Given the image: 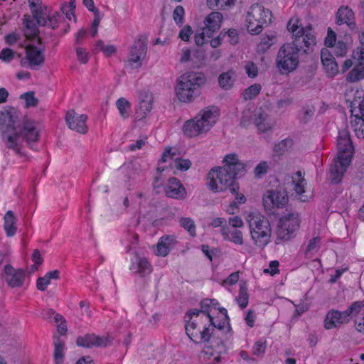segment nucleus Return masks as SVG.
I'll return each instance as SVG.
<instances>
[{
    "label": "nucleus",
    "mask_w": 364,
    "mask_h": 364,
    "mask_svg": "<svg viewBox=\"0 0 364 364\" xmlns=\"http://www.w3.org/2000/svg\"><path fill=\"white\" fill-rule=\"evenodd\" d=\"M0 132L5 146L16 154H21L22 140L30 144L39 139L36 123L26 118L21 120L16 109L10 106L0 112Z\"/></svg>",
    "instance_id": "1"
},
{
    "label": "nucleus",
    "mask_w": 364,
    "mask_h": 364,
    "mask_svg": "<svg viewBox=\"0 0 364 364\" xmlns=\"http://www.w3.org/2000/svg\"><path fill=\"white\" fill-rule=\"evenodd\" d=\"M223 167L211 169L208 175V186L213 192L225 191L229 188L232 194L235 195L237 203L243 204L246 198L239 194V184L235 180L245 175V165L239 161L237 155L229 154L224 158Z\"/></svg>",
    "instance_id": "2"
},
{
    "label": "nucleus",
    "mask_w": 364,
    "mask_h": 364,
    "mask_svg": "<svg viewBox=\"0 0 364 364\" xmlns=\"http://www.w3.org/2000/svg\"><path fill=\"white\" fill-rule=\"evenodd\" d=\"M306 38L297 36L292 43L284 44L278 51L276 64L282 74H288L299 65V56L309 53L316 44V36L307 33Z\"/></svg>",
    "instance_id": "3"
},
{
    "label": "nucleus",
    "mask_w": 364,
    "mask_h": 364,
    "mask_svg": "<svg viewBox=\"0 0 364 364\" xmlns=\"http://www.w3.org/2000/svg\"><path fill=\"white\" fill-rule=\"evenodd\" d=\"M206 83L204 73L190 72L180 76L176 92L178 100L183 102H193L200 95V89Z\"/></svg>",
    "instance_id": "4"
},
{
    "label": "nucleus",
    "mask_w": 364,
    "mask_h": 364,
    "mask_svg": "<svg viewBox=\"0 0 364 364\" xmlns=\"http://www.w3.org/2000/svg\"><path fill=\"white\" fill-rule=\"evenodd\" d=\"M218 109L216 107H208L194 119L187 121L183 125V132L189 137L197 136L208 132L216 122Z\"/></svg>",
    "instance_id": "5"
},
{
    "label": "nucleus",
    "mask_w": 364,
    "mask_h": 364,
    "mask_svg": "<svg viewBox=\"0 0 364 364\" xmlns=\"http://www.w3.org/2000/svg\"><path fill=\"white\" fill-rule=\"evenodd\" d=\"M248 220L250 234L254 244L259 247H264L270 242L272 228L269 221L264 216L256 215Z\"/></svg>",
    "instance_id": "6"
},
{
    "label": "nucleus",
    "mask_w": 364,
    "mask_h": 364,
    "mask_svg": "<svg viewBox=\"0 0 364 364\" xmlns=\"http://www.w3.org/2000/svg\"><path fill=\"white\" fill-rule=\"evenodd\" d=\"M37 46L34 44H28L25 46V55L18 54L20 65L25 68H29L32 70H39L45 63L46 46L42 38H38L36 41Z\"/></svg>",
    "instance_id": "7"
},
{
    "label": "nucleus",
    "mask_w": 364,
    "mask_h": 364,
    "mask_svg": "<svg viewBox=\"0 0 364 364\" xmlns=\"http://www.w3.org/2000/svg\"><path fill=\"white\" fill-rule=\"evenodd\" d=\"M272 14L270 10L259 4H253L247 12L246 17L247 28L252 35L259 34L264 25L271 23Z\"/></svg>",
    "instance_id": "8"
},
{
    "label": "nucleus",
    "mask_w": 364,
    "mask_h": 364,
    "mask_svg": "<svg viewBox=\"0 0 364 364\" xmlns=\"http://www.w3.org/2000/svg\"><path fill=\"white\" fill-rule=\"evenodd\" d=\"M301 223L299 215L296 212L282 215L278 222L276 235L278 240L287 241L296 236Z\"/></svg>",
    "instance_id": "9"
},
{
    "label": "nucleus",
    "mask_w": 364,
    "mask_h": 364,
    "mask_svg": "<svg viewBox=\"0 0 364 364\" xmlns=\"http://www.w3.org/2000/svg\"><path fill=\"white\" fill-rule=\"evenodd\" d=\"M338 159H342L343 164H350L354 153V146L349 132L347 129H343L338 132L337 138Z\"/></svg>",
    "instance_id": "10"
},
{
    "label": "nucleus",
    "mask_w": 364,
    "mask_h": 364,
    "mask_svg": "<svg viewBox=\"0 0 364 364\" xmlns=\"http://www.w3.org/2000/svg\"><path fill=\"white\" fill-rule=\"evenodd\" d=\"M147 53V38L146 36L140 35L134 41L130 47L128 62L134 68L141 66V60L145 58Z\"/></svg>",
    "instance_id": "11"
},
{
    "label": "nucleus",
    "mask_w": 364,
    "mask_h": 364,
    "mask_svg": "<svg viewBox=\"0 0 364 364\" xmlns=\"http://www.w3.org/2000/svg\"><path fill=\"white\" fill-rule=\"evenodd\" d=\"M361 92L355 93L354 100L350 102V112L358 121L355 122L354 131L358 138L364 139V99Z\"/></svg>",
    "instance_id": "12"
},
{
    "label": "nucleus",
    "mask_w": 364,
    "mask_h": 364,
    "mask_svg": "<svg viewBox=\"0 0 364 364\" xmlns=\"http://www.w3.org/2000/svg\"><path fill=\"white\" fill-rule=\"evenodd\" d=\"M124 173V183L129 190L132 189L139 181L141 173L140 164L136 161L125 163L121 166Z\"/></svg>",
    "instance_id": "13"
},
{
    "label": "nucleus",
    "mask_w": 364,
    "mask_h": 364,
    "mask_svg": "<svg viewBox=\"0 0 364 364\" xmlns=\"http://www.w3.org/2000/svg\"><path fill=\"white\" fill-rule=\"evenodd\" d=\"M87 119L86 114L78 115L74 109L68 111L65 116V121L69 129L82 134L87 132Z\"/></svg>",
    "instance_id": "14"
},
{
    "label": "nucleus",
    "mask_w": 364,
    "mask_h": 364,
    "mask_svg": "<svg viewBox=\"0 0 364 364\" xmlns=\"http://www.w3.org/2000/svg\"><path fill=\"white\" fill-rule=\"evenodd\" d=\"M288 202V197L284 192L268 191L263 197V205L266 210L272 211L274 207L282 208Z\"/></svg>",
    "instance_id": "15"
},
{
    "label": "nucleus",
    "mask_w": 364,
    "mask_h": 364,
    "mask_svg": "<svg viewBox=\"0 0 364 364\" xmlns=\"http://www.w3.org/2000/svg\"><path fill=\"white\" fill-rule=\"evenodd\" d=\"M199 343H209L210 346L213 348H216L219 353L225 350L223 341L220 336L210 326L205 327L202 331L200 332Z\"/></svg>",
    "instance_id": "16"
},
{
    "label": "nucleus",
    "mask_w": 364,
    "mask_h": 364,
    "mask_svg": "<svg viewBox=\"0 0 364 364\" xmlns=\"http://www.w3.org/2000/svg\"><path fill=\"white\" fill-rule=\"evenodd\" d=\"M4 279L11 288L23 286L25 280V272L22 269H14L11 264L4 267Z\"/></svg>",
    "instance_id": "17"
},
{
    "label": "nucleus",
    "mask_w": 364,
    "mask_h": 364,
    "mask_svg": "<svg viewBox=\"0 0 364 364\" xmlns=\"http://www.w3.org/2000/svg\"><path fill=\"white\" fill-rule=\"evenodd\" d=\"M78 346L84 348L106 347L110 344L107 337L98 336L95 334H86L83 336H78L76 340Z\"/></svg>",
    "instance_id": "18"
},
{
    "label": "nucleus",
    "mask_w": 364,
    "mask_h": 364,
    "mask_svg": "<svg viewBox=\"0 0 364 364\" xmlns=\"http://www.w3.org/2000/svg\"><path fill=\"white\" fill-rule=\"evenodd\" d=\"M166 196L168 198L183 200L186 197V190L181 181L175 177L168 180L167 187L165 189Z\"/></svg>",
    "instance_id": "19"
},
{
    "label": "nucleus",
    "mask_w": 364,
    "mask_h": 364,
    "mask_svg": "<svg viewBox=\"0 0 364 364\" xmlns=\"http://www.w3.org/2000/svg\"><path fill=\"white\" fill-rule=\"evenodd\" d=\"M349 318L346 315H344V311H340L338 310H330L324 319V328L326 329H332L338 328L341 324L348 323Z\"/></svg>",
    "instance_id": "20"
},
{
    "label": "nucleus",
    "mask_w": 364,
    "mask_h": 364,
    "mask_svg": "<svg viewBox=\"0 0 364 364\" xmlns=\"http://www.w3.org/2000/svg\"><path fill=\"white\" fill-rule=\"evenodd\" d=\"M153 97L146 91L140 92L139 102L136 109L135 114L138 119H142L146 117L152 109Z\"/></svg>",
    "instance_id": "21"
},
{
    "label": "nucleus",
    "mask_w": 364,
    "mask_h": 364,
    "mask_svg": "<svg viewBox=\"0 0 364 364\" xmlns=\"http://www.w3.org/2000/svg\"><path fill=\"white\" fill-rule=\"evenodd\" d=\"M23 21V28L22 31L26 38L28 40H34L40 38L38 36L40 31L38 29V24L37 21L33 19L29 14H25L22 19Z\"/></svg>",
    "instance_id": "22"
},
{
    "label": "nucleus",
    "mask_w": 364,
    "mask_h": 364,
    "mask_svg": "<svg viewBox=\"0 0 364 364\" xmlns=\"http://www.w3.org/2000/svg\"><path fill=\"white\" fill-rule=\"evenodd\" d=\"M336 23L338 25L346 23L350 30H357L354 21V13L348 6H341L336 14Z\"/></svg>",
    "instance_id": "23"
},
{
    "label": "nucleus",
    "mask_w": 364,
    "mask_h": 364,
    "mask_svg": "<svg viewBox=\"0 0 364 364\" xmlns=\"http://www.w3.org/2000/svg\"><path fill=\"white\" fill-rule=\"evenodd\" d=\"M321 58L324 69L329 77L335 76L338 73V66L333 56L326 49L321 50Z\"/></svg>",
    "instance_id": "24"
},
{
    "label": "nucleus",
    "mask_w": 364,
    "mask_h": 364,
    "mask_svg": "<svg viewBox=\"0 0 364 364\" xmlns=\"http://www.w3.org/2000/svg\"><path fill=\"white\" fill-rule=\"evenodd\" d=\"M222 19L223 16L219 12H212L206 17L204 23L208 37H211L213 33L220 28Z\"/></svg>",
    "instance_id": "25"
},
{
    "label": "nucleus",
    "mask_w": 364,
    "mask_h": 364,
    "mask_svg": "<svg viewBox=\"0 0 364 364\" xmlns=\"http://www.w3.org/2000/svg\"><path fill=\"white\" fill-rule=\"evenodd\" d=\"M129 269L141 277L149 274L152 271L151 266L146 258L140 257L138 255L136 257V262H132Z\"/></svg>",
    "instance_id": "26"
},
{
    "label": "nucleus",
    "mask_w": 364,
    "mask_h": 364,
    "mask_svg": "<svg viewBox=\"0 0 364 364\" xmlns=\"http://www.w3.org/2000/svg\"><path fill=\"white\" fill-rule=\"evenodd\" d=\"M299 20L297 18H291L287 24V29L289 31L292 33L293 41L297 36H302L303 38H306V35L307 33H310L311 35H314L312 31V26L309 25L308 26L304 28L300 26L298 24Z\"/></svg>",
    "instance_id": "27"
},
{
    "label": "nucleus",
    "mask_w": 364,
    "mask_h": 364,
    "mask_svg": "<svg viewBox=\"0 0 364 364\" xmlns=\"http://www.w3.org/2000/svg\"><path fill=\"white\" fill-rule=\"evenodd\" d=\"M342 162V159H338V161H336L334 165L331 167L329 179L331 183L338 184L341 182L346 168L349 166V164L344 165Z\"/></svg>",
    "instance_id": "28"
},
{
    "label": "nucleus",
    "mask_w": 364,
    "mask_h": 364,
    "mask_svg": "<svg viewBox=\"0 0 364 364\" xmlns=\"http://www.w3.org/2000/svg\"><path fill=\"white\" fill-rule=\"evenodd\" d=\"M214 301V299H205L201 301L200 302V310L198 309H190L185 315L184 316V321H190L192 318V317L196 316V318H198L199 314L200 313L206 315V316L208 318V315L210 314V308L211 307L212 303Z\"/></svg>",
    "instance_id": "29"
},
{
    "label": "nucleus",
    "mask_w": 364,
    "mask_h": 364,
    "mask_svg": "<svg viewBox=\"0 0 364 364\" xmlns=\"http://www.w3.org/2000/svg\"><path fill=\"white\" fill-rule=\"evenodd\" d=\"M4 228L8 237L14 236L16 232V227L15 226L16 218L14 213L11 210H8L4 217Z\"/></svg>",
    "instance_id": "30"
},
{
    "label": "nucleus",
    "mask_w": 364,
    "mask_h": 364,
    "mask_svg": "<svg viewBox=\"0 0 364 364\" xmlns=\"http://www.w3.org/2000/svg\"><path fill=\"white\" fill-rule=\"evenodd\" d=\"M175 239L168 235L162 236L157 244L156 255L162 257L166 256L170 250V247L173 245Z\"/></svg>",
    "instance_id": "31"
},
{
    "label": "nucleus",
    "mask_w": 364,
    "mask_h": 364,
    "mask_svg": "<svg viewBox=\"0 0 364 364\" xmlns=\"http://www.w3.org/2000/svg\"><path fill=\"white\" fill-rule=\"evenodd\" d=\"M54 360L55 364H62L64 358V342L58 336H54Z\"/></svg>",
    "instance_id": "32"
},
{
    "label": "nucleus",
    "mask_w": 364,
    "mask_h": 364,
    "mask_svg": "<svg viewBox=\"0 0 364 364\" xmlns=\"http://www.w3.org/2000/svg\"><path fill=\"white\" fill-rule=\"evenodd\" d=\"M234 75L235 72L232 70L220 74L218 77V83L220 87L226 90L230 89L234 83Z\"/></svg>",
    "instance_id": "33"
},
{
    "label": "nucleus",
    "mask_w": 364,
    "mask_h": 364,
    "mask_svg": "<svg viewBox=\"0 0 364 364\" xmlns=\"http://www.w3.org/2000/svg\"><path fill=\"white\" fill-rule=\"evenodd\" d=\"M186 332L187 336L194 342L197 343L195 338H200V332L201 331H197L198 321L196 319H193L190 321H186Z\"/></svg>",
    "instance_id": "34"
},
{
    "label": "nucleus",
    "mask_w": 364,
    "mask_h": 364,
    "mask_svg": "<svg viewBox=\"0 0 364 364\" xmlns=\"http://www.w3.org/2000/svg\"><path fill=\"white\" fill-rule=\"evenodd\" d=\"M236 0H207V4L211 9L225 10L235 4Z\"/></svg>",
    "instance_id": "35"
},
{
    "label": "nucleus",
    "mask_w": 364,
    "mask_h": 364,
    "mask_svg": "<svg viewBox=\"0 0 364 364\" xmlns=\"http://www.w3.org/2000/svg\"><path fill=\"white\" fill-rule=\"evenodd\" d=\"M116 106L119 112L120 115L126 119L129 116L131 105L125 98L121 97L117 100Z\"/></svg>",
    "instance_id": "36"
},
{
    "label": "nucleus",
    "mask_w": 364,
    "mask_h": 364,
    "mask_svg": "<svg viewBox=\"0 0 364 364\" xmlns=\"http://www.w3.org/2000/svg\"><path fill=\"white\" fill-rule=\"evenodd\" d=\"M20 99H23L25 100L26 105L25 107L26 108L28 107H36L38 104V99L35 97L34 91H28L20 95Z\"/></svg>",
    "instance_id": "37"
},
{
    "label": "nucleus",
    "mask_w": 364,
    "mask_h": 364,
    "mask_svg": "<svg viewBox=\"0 0 364 364\" xmlns=\"http://www.w3.org/2000/svg\"><path fill=\"white\" fill-rule=\"evenodd\" d=\"M31 17H33V19L37 21V23L39 26L46 27L48 26V16L46 13L43 12L41 8H38V9H35L33 11V14H31Z\"/></svg>",
    "instance_id": "38"
},
{
    "label": "nucleus",
    "mask_w": 364,
    "mask_h": 364,
    "mask_svg": "<svg viewBox=\"0 0 364 364\" xmlns=\"http://www.w3.org/2000/svg\"><path fill=\"white\" fill-rule=\"evenodd\" d=\"M364 78V68L355 67L346 76L349 82H355Z\"/></svg>",
    "instance_id": "39"
},
{
    "label": "nucleus",
    "mask_w": 364,
    "mask_h": 364,
    "mask_svg": "<svg viewBox=\"0 0 364 364\" xmlns=\"http://www.w3.org/2000/svg\"><path fill=\"white\" fill-rule=\"evenodd\" d=\"M179 223L181 227L189 232L191 236H196V225L193 220L190 218L182 217L179 219Z\"/></svg>",
    "instance_id": "40"
},
{
    "label": "nucleus",
    "mask_w": 364,
    "mask_h": 364,
    "mask_svg": "<svg viewBox=\"0 0 364 364\" xmlns=\"http://www.w3.org/2000/svg\"><path fill=\"white\" fill-rule=\"evenodd\" d=\"M364 306V302L357 301L353 302L346 310L344 311V315L350 319V317L356 316Z\"/></svg>",
    "instance_id": "41"
},
{
    "label": "nucleus",
    "mask_w": 364,
    "mask_h": 364,
    "mask_svg": "<svg viewBox=\"0 0 364 364\" xmlns=\"http://www.w3.org/2000/svg\"><path fill=\"white\" fill-rule=\"evenodd\" d=\"M237 301L242 309L245 308L248 304V294L245 284L240 285Z\"/></svg>",
    "instance_id": "42"
},
{
    "label": "nucleus",
    "mask_w": 364,
    "mask_h": 364,
    "mask_svg": "<svg viewBox=\"0 0 364 364\" xmlns=\"http://www.w3.org/2000/svg\"><path fill=\"white\" fill-rule=\"evenodd\" d=\"M262 89L259 84H254L245 90L243 96L245 100H252L259 95Z\"/></svg>",
    "instance_id": "43"
},
{
    "label": "nucleus",
    "mask_w": 364,
    "mask_h": 364,
    "mask_svg": "<svg viewBox=\"0 0 364 364\" xmlns=\"http://www.w3.org/2000/svg\"><path fill=\"white\" fill-rule=\"evenodd\" d=\"M315 112V107L311 105L304 106L300 114V119L306 123L312 117Z\"/></svg>",
    "instance_id": "44"
},
{
    "label": "nucleus",
    "mask_w": 364,
    "mask_h": 364,
    "mask_svg": "<svg viewBox=\"0 0 364 364\" xmlns=\"http://www.w3.org/2000/svg\"><path fill=\"white\" fill-rule=\"evenodd\" d=\"M275 36L274 35H267L262 38L260 43L257 46L258 51L265 52L274 43Z\"/></svg>",
    "instance_id": "45"
},
{
    "label": "nucleus",
    "mask_w": 364,
    "mask_h": 364,
    "mask_svg": "<svg viewBox=\"0 0 364 364\" xmlns=\"http://www.w3.org/2000/svg\"><path fill=\"white\" fill-rule=\"evenodd\" d=\"M320 246L321 238L319 237H314L311 239L304 252L306 257H309V255L311 252H318Z\"/></svg>",
    "instance_id": "46"
},
{
    "label": "nucleus",
    "mask_w": 364,
    "mask_h": 364,
    "mask_svg": "<svg viewBox=\"0 0 364 364\" xmlns=\"http://www.w3.org/2000/svg\"><path fill=\"white\" fill-rule=\"evenodd\" d=\"M256 118L255 119V124L262 132H264L269 129L270 127L264 123L266 119V114L259 112L256 115Z\"/></svg>",
    "instance_id": "47"
},
{
    "label": "nucleus",
    "mask_w": 364,
    "mask_h": 364,
    "mask_svg": "<svg viewBox=\"0 0 364 364\" xmlns=\"http://www.w3.org/2000/svg\"><path fill=\"white\" fill-rule=\"evenodd\" d=\"M60 17H62V15L58 11H55L48 15V26L46 27L50 28L52 30L57 29Z\"/></svg>",
    "instance_id": "48"
},
{
    "label": "nucleus",
    "mask_w": 364,
    "mask_h": 364,
    "mask_svg": "<svg viewBox=\"0 0 364 364\" xmlns=\"http://www.w3.org/2000/svg\"><path fill=\"white\" fill-rule=\"evenodd\" d=\"M292 141L290 139H284L276 144L274 147V151L277 155H282L291 146Z\"/></svg>",
    "instance_id": "49"
},
{
    "label": "nucleus",
    "mask_w": 364,
    "mask_h": 364,
    "mask_svg": "<svg viewBox=\"0 0 364 364\" xmlns=\"http://www.w3.org/2000/svg\"><path fill=\"white\" fill-rule=\"evenodd\" d=\"M267 348V342L265 340H259L257 341L253 348H252V352L255 355L257 356H262L266 350Z\"/></svg>",
    "instance_id": "50"
},
{
    "label": "nucleus",
    "mask_w": 364,
    "mask_h": 364,
    "mask_svg": "<svg viewBox=\"0 0 364 364\" xmlns=\"http://www.w3.org/2000/svg\"><path fill=\"white\" fill-rule=\"evenodd\" d=\"M192 165L191 161L189 159H184L176 158L174 160V166L181 171H186L188 170Z\"/></svg>",
    "instance_id": "51"
},
{
    "label": "nucleus",
    "mask_w": 364,
    "mask_h": 364,
    "mask_svg": "<svg viewBox=\"0 0 364 364\" xmlns=\"http://www.w3.org/2000/svg\"><path fill=\"white\" fill-rule=\"evenodd\" d=\"M184 13V9L182 6H177L175 8L173 14V18L176 24L181 26L183 21Z\"/></svg>",
    "instance_id": "52"
},
{
    "label": "nucleus",
    "mask_w": 364,
    "mask_h": 364,
    "mask_svg": "<svg viewBox=\"0 0 364 364\" xmlns=\"http://www.w3.org/2000/svg\"><path fill=\"white\" fill-rule=\"evenodd\" d=\"M14 55L15 52L11 48H3L0 53V60L6 63H9L14 59Z\"/></svg>",
    "instance_id": "53"
},
{
    "label": "nucleus",
    "mask_w": 364,
    "mask_h": 364,
    "mask_svg": "<svg viewBox=\"0 0 364 364\" xmlns=\"http://www.w3.org/2000/svg\"><path fill=\"white\" fill-rule=\"evenodd\" d=\"M334 46V53L336 56L343 57L347 53L348 46L343 41H339L337 43H335Z\"/></svg>",
    "instance_id": "54"
},
{
    "label": "nucleus",
    "mask_w": 364,
    "mask_h": 364,
    "mask_svg": "<svg viewBox=\"0 0 364 364\" xmlns=\"http://www.w3.org/2000/svg\"><path fill=\"white\" fill-rule=\"evenodd\" d=\"M336 41V33L330 28H328L327 36L325 38V45L327 47H333Z\"/></svg>",
    "instance_id": "55"
},
{
    "label": "nucleus",
    "mask_w": 364,
    "mask_h": 364,
    "mask_svg": "<svg viewBox=\"0 0 364 364\" xmlns=\"http://www.w3.org/2000/svg\"><path fill=\"white\" fill-rule=\"evenodd\" d=\"M246 73L248 77L254 78L257 76L258 69L257 66L252 62H247L245 66Z\"/></svg>",
    "instance_id": "56"
},
{
    "label": "nucleus",
    "mask_w": 364,
    "mask_h": 364,
    "mask_svg": "<svg viewBox=\"0 0 364 364\" xmlns=\"http://www.w3.org/2000/svg\"><path fill=\"white\" fill-rule=\"evenodd\" d=\"M208 318H209V321H210V324L208 326H210V328H213V329H215V328H216L219 331H223L226 324H228L229 326V321H225V320H224V318H223L222 321H220L218 323H215L214 318L213 316H211V315H208Z\"/></svg>",
    "instance_id": "57"
},
{
    "label": "nucleus",
    "mask_w": 364,
    "mask_h": 364,
    "mask_svg": "<svg viewBox=\"0 0 364 364\" xmlns=\"http://www.w3.org/2000/svg\"><path fill=\"white\" fill-rule=\"evenodd\" d=\"M193 30L189 25L185 26L179 32L178 37L183 41H188Z\"/></svg>",
    "instance_id": "58"
},
{
    "label": "nucleus",
    "mask_w": 364,
    "mask_h": 364,
    "mask_svg": "<svg viewBox=\"0 0 364 364\" xmlns=\"http://www.w3.org/2000/svg\"><path fill=\"white\" fill-rule=\"evenodd\" d=\"M268 168V164L266 161H262L255 167V174L257 177H261L267 172Z\"/></svg>",
    "instance_id": "59"
},
{
    "label": "nucleus",
    "mask_w": 364,
    "mask_h": 364,
    "mask_svg": "<svg viewBox=\"0 0 364 364\" xmlns=\"http://www.w3.org/2000/svg\"><path fill=\"white\" fill-rule=\"evenodd\" d=\"M226 38H228V41L232 45H235L238 42V35L235 29H229L226 31Z\"/></svg>",
    "instance_id": "60"
},
{
    "label": "nucleus",
    "mask_w": 364,
    "mask_h": 364,
    "mask_svg": "<svg viewBox=\"0 0 364 364\" xmlns=\"http://www.w3.org/2000/svg\"><path fill=\"white\" fill-rule=\"evenodd\" d=\"M231 238L229 240H231L234 243L237 245H242L243 244V236L242 233L240 230H235L231 232Z\"/></svg>",
    "instance_id": "61"
},
{
    "label": "nucleus",
    "mask_w": 364,
    "mask_h": 364,
    "mask_svg": "<svg viewBox=\"0 0 364 364\" xmlns=\"http://www.w3.org/2000/svg\"><path fill=\"white\" fill-rule=\"evenodd\" d=\"M50 282L46 276L39 277L36 281V287L38 290L43 291L46 289L48 285L50 284Z\"/></svg>",
    "instance_id": "62"
},
{
    "label": "nucleus",
    "mask_w": 364,
    "mask_h": 364,
    "mask_svg": "<svg viewBox=\"0 0 364 364\" xmlns=\"http://www.w3.org/2000/svg\"><path fill=\"white\" fill-rule=\"evenodd\" d=\"M77 57V60L83 64H85L89 60V56L87 53L85 51V50L82 48H76Z\"/></svg>",
    "instance_id": "63"
},
{
    "label": "nucleus",
    "mask_w": 364,
    "mask_h": 364,
    "mask_svg": "<svg viewBox=\"0 0 364 364\" xmlns=\"http://www.w3.org/2000/svg\"><path fill=\"white\" fill-rule=\"evenodd\" d=\"M205 36H207L205 28H203L201 32L196 33L195 35L196 44L198 46L203 45L205 42Z\"/></svg>",
    "instance_id": "64"
}]
</instances>
